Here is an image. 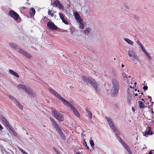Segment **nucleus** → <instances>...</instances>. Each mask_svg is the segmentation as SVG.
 Instances as JSON below:
<instances>
[{
	"label": "nucleus",
	"mask_w": 154,
	"mask_h": 154,
	"mask_svg": "<svg viewBox=\"0 0 154 154\" xmlns=\"http://www.w3.org/2000/svg\"><path fill=\"white\" fill-rule=\"evenodd\" d=\"M50 119L52 124L56 128L57 131L60 134L63 140H65L66 139L65 136L64 135L63 132L62 131L59 125L56 123L52 118L50 117Z\"/></svg>",
	"instance_id": "1"
},
{
	"label": "nucleus",
	"mask_w": 154,
	"mask_h": 154,
	"mask_svg": "<svg viewBox=\"0 0 154 154\" xmlns=\"http://www.w3.org/2000/svg\"><path fill=\"white\" fill-rule=\"evenodd\" d=\"M50 119L52 124L56 128L57 131L60 134L63 140H65L66 139L65 136L64 135L63 132L62 131L59 125L56 123L52 118L50 117Z\"/></svg>",
	"instance_id": "2"
},
{
	"label": "nucleus",
	"mask_w": 154,
	"mask_h": 154,
	"mask_svg": "<svg viewBox=\"0 0 154 154\" xmlns=\"http://www.w3.org/2000/svg\"><path fill=\"white\" fill-rule=\"evenodd\" d=\"M51 113L54 116L59 122L63 121L64 117L63 115L56 110H53Z\"/></svg>",
	"instance_id": "3"
},
{
	"label": "nucleus",
	"mask_w": 154,
	"mask_h": 154,
	"mask_svg": "<svg viewBox=\"0 0 154 154\" xmlns=\"http://www.w3.org/2000/svg\"><path fill=\"white\" fill-rule=\"evenodd\" d=\"M49 91L51 92L53 95L55 96L57 98L60 99L61 101L63 102L64 105H66L67 103H68V101L66 100L63 98L57 92L54 91L51 88L49 89Z\"/></svg>",
	"instance_id": "4"
},
{
	"label": "nucleus",
	"mask_w": 154,
	"mask_h": 154,
	"mask_svg": "<svg viewBox=\"0 0 154 154\" xmlns=\"http://www.w3.org/2000/svg\"><path fill=\"white\" fill-rule=\"evenodd\" d=\"M18 87L20 89H23L25 91L27 92L30 95H33V93L32 90L30 88L27 87L26 85L22 84H20L17 85Z\"/></svg>",
	"instance_id": "5"
},
{
	"label": "nucleus",
	"mask_w": 154,
	"mask_h": 154,
	"mask_svg": "<svg viewBox=\"0 0 154 154\" xmlns=\"http://www.w3.org/2000/svg\"><path fill=\"white\" fill-rule=\"evenodd\" d=\"M8 14L11 17L13 18L15 20H18L20 17L18 14L13 10H10L8 13Z\"/></svg>",
	"instance_id": "6"
},
{
	"label": "nucleus",
	"mask_w": 154,
	"mask_h": 154,
	"mask_svg": "<svg viewBox=\"0 0 154 154\" xmlns=\"http://www.w3.org/2000/svg\"><path fill=\"white\" fill-rule=\"evenodd\" d=\"M119 87H112L111 90V94L113 97H116L119 93Z\"/></svg>",
	"instance_id": "7"
},
{
	"label": "nucleus",
	"mask_w": 154,
	"mask_h": 154,
	"mask_svg": "<svg viewBox=\"0 0 154 154\" xmlns=\"http://www.w3.org/2000/svg\"><path fill=\"white\" fill-rule=\"evenodd\" d=\"M65 105L67 106H69L71 108L72 110L73 111L74 114L76 116L78 117H80V115L78 111L75 108H74L73 106L69 102H68V103H67L66 105Z\"/></svg>",
	"instance_id": "8"
},
{
	"label": "nucleus",
	"mask_w": 154,
	"mask_h": 154,
	"mask_svg": "<svg viewBox=\"0 0 154 154\" xmlns=\"http://www.w3.org/2000/svg\"><path fill=\"white\" fill-rule=\"evenodd\" d=\"M106 120L109 122V125L111 127V128L114 130V131L116 132L117 131V129L116 127L115 126L114 124L112 123L111 119L110 118L106 117Z\"/></svg>",
	"instance_id": "9"
},
{
	"label": "nucleus",
	"mask_w": 154,
	"mask_h": 154,
	"mask_svg": "<svg viewBox=\"0 0 154 154\" xmlns=\"http://www.w3.org/2000/svg\"><path fill=\"white\" fill-rule=\"evenodd\" d=\"M47 26L48 28L51 30H56L58 29L57 27L53 22H48L47 24Z\"/></svg>",
	"instance_id": "10"
},
{
	"label": "nucleus",
	"mask_w": 154,
	"mask_h": 154,
	"mask_svg": "<svg viewBox=\"0 0 154 154\" xmlns=\"http://www.w3.org/2000/svg\"><path fill=\"white\" fill-rule=\"evenodd\" d=\"M90 83L91 85L93 87L94 89L97 92L100 91L99 89L98 88V84H97V82L95 81L94 79H93Z\"/></svg>",
	"instance_id": "11"
},
{
	"label": "nucleus",
	"mask_w": 154,
	"mask_h": 154,
	"mask_svg": "<svg viewBox=\"0 0 154 154\" xmlns=\"http://www.w3.org/2000/svg\"><path fill=\"white\" fill-rule=\"evenodd\" d=\"M112 86L119 87V81L116 78H113L112 79Z\"/></svg>",
	"instance_id": "12"
},
{
	"label": "nucleus",
	"mask_w": 154,
	"mask_h": 154,
	"mask_svg": "<svg viewBox=\"0 0 154 154\" xmlns=\"http://www.w3.org/2000/svg\"><path fill=\"white\" fill-rule=\"evenodd\" d=\"M128 54L129 57H132L134 59L138 60V57L135 52L132 50L128 51Z\"/></svg>",
	"instance_id": "13"
},
{
	"label": "nucleus",
	"mask_w": 154,
	"mask_h": 154,
	"mask_svg": "<svg viewBox=\"0 0 154 154\" xmlns=\"http://www.w3.org/2000/svg\"><path fill=\"white\" fill-rule=\"evenodd\" d=\"M82 79L84 82L88 84V83H90L93 78L91 77L83 76Z\"/></svg>",
	"instance_id": "14"
},
{
	"label": "nucleus",
	"mask_w": 154,
	"mask_h": 154,
	"mask_svg": "<svg viewBox=\"0 0 154 154\" xmlns=\"http://www.w3.org/2000/svg\"><path fill=\"white\" fill-rule=\"evenodd\" d=\"M55 7H58L60 9H63V6L60 3L59 1L58 0H56L55 1L54 3Z\"/></svg>",
	"instance_id": "15"
},
{
	"label": "nucleus",
	"mask_w": 154,
	"mask_h": 154,
	"mask_svg": "<svg viewBox=\"0 0 154 154\" xmlns=\"http://www.w3.org/2000/svg\"><path fill=\"white\" fill-rule=\"evenodd\" d=\"M147 128L148 129V130L147 131H145L144 132V134H143L144 136H145L147 135H152L153 134V133L152 132L151 130V128L150 127L148 126Z\"/></svg>",
	"instance_id": "16"
},
{
	"label": "nucleus",
	"mask_w": 154,
	"mask_h": 154,
	"mask_svg": "<svg viewBox=\"0 0 154 154\" xmlns=\"http://www.w3.org/2000/svg\"><path fill=\"white\" fill-rule=\"evenodd\" d=\"M74 15L76 19L79 22H82V20L81 18L80 17L78 14V13L77 12H75L74 13Z\"/></svg>",
	"instance_id": "17"
},
{
	"label": "nucleus",
	"mask_w": 154,
	"mask_h": 154,
	"mask_svg": "<svg viewBox=\"0 0 154 154\" xmlns=\"http://www.w3.org/2000/svg\"><path fill=\"white\" fill-rule=\"evenodd\" d=\"M1 119L5 126H6L9 124V123L4 116H1Z\"/></svg>",
	"instance_id": "18"
},
{
	"label": "nucleus",
	"mask_w": 154,
	"mask_h": 154,
	"mask_svg": "<svg viewBox=\"0 0 154 154\" xmlns=\"http://www.w3.org/2000/svg\"><path fill=\"white\" fill-rule=\"evenodd\" d=\"M35 13V9L33 8H31L29 11V14L31 17H33L34 16Z\"/></svg>",
	"instance_id": "19"
},
{
	"label": "nucleus",
	"mask_w": 154,
	"mask_h": 154,
	"mask_svg": "<svg viewBox=\"0 0 154 154\" xmlns=\"http://www.w3.org/2000/svg\"><path fill=\"white\" fill-rule=\"evenodd\" d=\"M123 146L126 149L128 153L130 154H131L132 153V152L130 150V147L127 145L125 144Z\"/></svg>",
	"instance_id": "20"
},
{
	"label": "nucleus",
	"mask_w": 154,
	"mask_h": 154,
	"mask_svg": "<svg viewBox=\"0 0 154 154\" xmlns=\"http://www.w3.org/2000/svg\"><path fill=\"white\" fill-rule=\"evenodd\" d=\"M14 100L17 103L16 104L17 106L19 107L20 109L22 110L23 109L22 105L17 101V100L16 99H14Z\"/></svg>",
	"instance_id": "21"
},
{
	"label": "nucleus",
	"mask_w": 154,
	"mask_h": 154,
	"mask_svg": "<svg viewBox=\"0 0 154 154\" xmlns=\"http://www.w3.org/2000/svg\"><path fill=\"white\" fill-rule=\"evenodd\" d=\"M122 75L123 76L124 79L126 81V82L128 83L129 84V80L128 78L126 76V74L125 73H124L122 74Z\"/></svg>",
	"instance_id": "22"
},
{
	"label": "nucleus",
	"mask_w": 154,
	"mask_h": 154,
	"mask_svg": "<svg viewBox=\"0 0 154 154\" xmlns=\"http://www.w3.org/2000/svg\"><path fill=\"white\" fill-rule=\"evenodd\" d=\"M139 106L140 108H143L144 107V104L141 101H139Z\"/></svg>",
	"instance_id": "23"
},
{
	"label": "nucleus",
	"mask_w": 154,
	"mask_h": 154,
	"mask_svg": "<svg viewBox=\"0 0 154 154\" xmlns=\"http://www.w3.org/2000/svg\"><path fill=\"white\" fill-rule=\"evenodd\" d=\"M124 40L126 42H127L129 44H130L131 45H133V42L130 39L126 38H125Z\"/></svg>",
	"instance_id": "24"
},
{
	"label": "nucleus",
	"mask_w": 154,
	"mask_h": 154,
	"mask_svg": "<svg viewBox=\"0 0 154 154\" xmlns=\"http://www.w3.org/2000/svg\"><path fill=\"white\" fill-rule=\"evenodd\" d=\"M83 144L85 147L86 149H89V148L88 146H87V143L86 142L85 139H84L83 141Z\"/></svg>",
	"instance_id": "25"
},
{
	"label": "nucleus",
	"mask_w": 154,
	"mask_h": 154,
	"mask_svg": "<svg viewBox=\"0 0 154 154\" xmlns=\"http://www.w3.org/2000/svg\"><path fill=\"white\" fill-rule=\"evenodd\" d=\"M9 44L10 46L14 48L17 49L18 47L17 45L13 43H10Z\"/></svg>",
	"instance_id": "26"
},
{
	"label": "nucleus",
	"mask_w": 154,
	"mask_h": 154,
	"mask_svg": "<svg viewBox=\"0 0 154 154\" xmlns=\"http://www.w3.org/2000/svg\"><path fill=\"white\" fill-rule=\"evenodd\" d=\"M23 55L29 59H30L32 57L31 56L30 54L26 52H25V53Z\"/></svg>",
	"instance_id": "27"
},
{
	"label": "nucleus",
	"mask_w": 154,
	"mask_h": 154,
	"mask_svg": "<svg viewBox=\"0 0 154 154\" xmlns=\"http://www.w3.org/2000/svg\"><path fill=\"white\" fill-rule=\"evenodd\" d=\"M54 11L52 12V11L50 9H49L48 12V14L49 15H50L52 17H53L54 16Z\"/></svg>",
	"instance_id": "28"
},
{
	"label": "nucleus",
	"mask_w": 154,
	"mask_h": 154,
	"mask_svg": "<svg viewBox=\"0 0 154 154\" xmlns=\"http://www.w3.org/2000/svg\"><path fill=\"white\" fill-rule=\"evenodd\" d=\"M118 140L122 144V145H123V146L125 144H126L124 142V141L122 140V139L119 137L118 136Z\"/></svg>",
	"instance_id": "29"
},
{
	"label": "nucleus",
	"mask_w": 154,
	"mask_h": 154,
	"mask_svg": "<svg viewBox=\"0 0 154 154\" xmlns=\"http://www.w3.org/2000/svg\"><path fill=\"white\" fill-rule=\"evenodd\" d=\"M131 97H128L127 98V102L128 104L130 105L131 104Z\"/></svg>",
	"instance_id": "30"
},
{
	"label": "nucleus",
	"mask_w": 154,
	"mask_h": 154,
	"mask_svg": "<svg viewBox=\"0 0 154 154\" xmlns=\"http://www.w3.org/2000/svg\"><path fill=\"white\" fill-rule=\"evenodd\" d=\"M17 48L19 50V52L23 55L25 53V51H24L23 49H21L20 48L18 47Z\"/></svg>",
	"instance_id": "31"
},
{
	"label": "nucleus",
	"mask_w": 154,
	"mask_h": 154,
	"mask_svg": "<svg viewBox=\"0 0 154 154\" xmlns=\"http://www.w3.org/2000/svg\"><path fill=\"white\" fill-rule=\"evenodd\" d=\"M6 126H7L8 127V128H9V129L11 131H13L14 130V129H13V128L10 125V124L9 123V124L7 125H6Z\"/></svg>",
	"instance_id": "32"
},
{
	"label": "nucleus",
	"mask_w": 154,
	"mask_h": 154,
	"mask_svg": "<svg viewBox=\"0 0 154 154\" xmlns=\"http://www.w3.org/2000/svg\"><path fill=\"white\" fill-rule=\"evenodd\" d=\"M80 23L79 24V27L81 29H83L84 28V25L82 23V22H79Z\"/></svg>",
	"instance_id": "33"
},
{
	"label": "nucleus",
	"mask_w": 154,
	"mask_h": 154,
	"mask_svg": "<svg viewBox=\"0 0 154 154\" xmlns=\"http://www.w3.org/2000/svg\"><path fill=\"white\" fill-rule=\"evenodd\" d=\"M9 72L10 74L13 75H14V74H15V72H14V71L11 69H10L9 70Z\"/></svg>",
	"instance_id": "34"
},
{
	"label": "nucleus",
	"mask_w": 154,
	"mask_h": 154,
	"mask_svg": "<svg viewBox=\"0 0 154 154\" xmlns=\"http://www.w3.org/2000/svg\"><path fill=\"white\" fill-rule=\"evenodd\" d=\"M90 143L91 146H93L94 145V143L93 140H90Z\"/></svg>",
	"instance_id": "35"
},
{
	"label": "nucleus",
	"mask_w": 154,
	"mask_h": 154,
	"mask_svg": "<svg viewBox=\"0 0 154 154\" xmlns=\"http://www.w3.org/2000/svg\"><path fill=\"white\" fill-rule=\"evenodd\" d=\"M90 28L87 29L85 31V32L86 33L87 35H88V34L90 31Z\"/></svg>",
	"instance_id": "36"
},
{
	"label": "nucleus",
	"mask_w": 154,
	"mask_h": 154,
	"mask_svg": "<svg viewBox=\"0 0 154 154\" xmlns=\"http://www.w3.org/2000/svg\"><path fill=\"white\" fill-rule=\"evenodd\" d=\"M137 44L141 47H142L143 46V45H142V44L140 43V42L138 40H137Z\"/></svg>",
	"instance_id": "37"
},
{
	"label": "nucleus",
	"mask_w": 154,
	"mask_h": 154,
	"mask_svg": "<svg viewBox=\"0 0 154 154\" xmlns=\"http://www.w3.org/2000/svg\"><path fill=\"white\" fill-rule=\"evenodd\" d=\"M59 15L60 18L64 17V15L61 13L59 12Z\"/></svg>",
	"instance_id": "38"
},
{
	"label": "nucleus",
	"mask_w": 154,
	"mask_h": 154,
	"mask_svg": "<svg viewBox=\"0 0 154 154\" xmlns=\"http://www.w3.org/2000/svg\"><path fill=\"white\" fill-rule=\"evenodd\" d=\"M63 22L65 24H68V22L65 19L63 20Z\"/></svg>",
	"instance_id": "39"
},
{
	"label": "nucleus",
	"mask_w": 154,
	"mask_h": 154,
	"mask_svg": "<svg viewBox=\"0 0 154 154\" xmlns=\"http://www.w3.org/2000/svg\"><path fill=\"white\" fill-rule=\"evenodd\" d=\"M145 55L146 56L148 57L149 60H151V58L148 53Z\"/></svg>",
	"instance_id": "40"
},
{
	"label": "nucleus",
	"mask_w": 154,
	"mask_h": 154,
	"mask_svg": "<svg viewBox=\"0 0 154 154\" xmlns=\"http://www.w3.org/2000/svg\"><path fill=\"white\" fill-rule=\"evenodd\" d=\"M14 75L16 76L17 78H19V76L18 74L16 72H15V74Z\"/></svg>",
	"instance_id": "41"
},
{
	"label": "nucleus",
	"mask_w": 154,
	"mask_h": 154,
	"mask_svg": "<svg viewBox=\"0 0 154 154\" xmlns=\"http://www.w3.org/2000/svg\"><path fill=\"white\" fill-rule=\"evenodd\" d=\"M143 88L144 90H146L148 89V87L147 86H144Z\"/></svg>",
	"instance_id": "42"
},
{
	"label": "nucleus",
	"mask_w": 154,
	"mask_h": 154,
	"mask_svg": "<svg viewBox=\"0 0 154 154\" xmlns=\"http://www.w3.org/2000/svg\"><path fill=\"white\" fill-rule=\"evenodd\" d=\"M9 98L11 99H13V100H14V99H15L13 96H12V95H9Z\"/></svg>",
	"instance_id": "43"
},
{
	"label": "nucleus",
	"mask_w": 154,
	"mask_h": 154,
	"mask_svg": "<svg viewBox=\"0 0 154 154\" xmlns=\"http://www.w3.org/2000/svg\"><path fill=\"white\" fill-rule=\"evenodd\" d=\"M12 132L13 133L14 135L16 136L17 135V134L16 132L14 130Z\"/></svg>",
	"instance_id": "44"
},
{
	"label": "nucleus",
	"mask_w": 154,
	"mask_h": 154,
	"mask_svg": "<svg viewBox=\"0 0 154 154\" xmlns=\"http://www.w3.org/2000/svg\"><path fill=\"white\" fill-rule=\"evenodd\" d=\"M20 150L23 153L25 152V151L22 149H20Z\"/></svg>",
	"instance_id": "45"
},
{
	"label": "nucleus",
	"mask_w": 154,
	"mask_h": 154,
	"mask_svg": "<svg viewBox=\"0 0 154 154\" xmlns=\"http://www.w3.org/2000/svg\"><path fill=\"white\" fill-rule=\"evenodd\" d=\"M120 135V132H118L117 133H116V136H117V137H118V136H119V135Z\"/></svg>",
	"instance_id": "46"
},
{
	"label": "nucleus",
	"mask_w": 154,
	"mask_h": 154,
	"mask_svg": "<svg viewBox=\"0 0 154 154\" xmlns=\"http://www.w3.org/2000/svg\"><path fill=\"white\" fill-rule=\"evenodd\" d=\"M54 152H56L57 153V154L58 153V152H59L57 150V149H56L55 148H54Z\"/></svg>",
	"instance_id": "47"
},
{
	"label": "nucleus",
	"mask_w": 154,
	"mask_h": 154,
	"mask_svg": "<svg viewBox=\"0 0 154 154\" xmlns=\"http://www.w3.org/2000/svg\"><path fill=\"white\" fill-rule=\"evenodd\" d=\"M141 49H142V51H145V50H145V49L144 48V47L143 46H142V47H141Z\"/></svg>",
	"instance_id": "48"
},
{
	"label": "nucleus",
	"mask_w": 154,
	"mask_h": 154,
	"mask_svg": "<svg viewBox=\"0 0 154 154\" xmlns=\"http://www.w3.org/2000/svg\"><path fill=\"white\" fill-rule=\"evenodd\" d=\"M85 110L87 112H90L87 107L85 108Z\"/></svg>",
	"instance_id": "49"
},
{
	"label": "nucleus",
	"mask_w": 154,
	"mask_h": 154,
	"mask_svg": "<svg viewBox=\"0 0 154 154\" xmlns=\"http://www.w3.org/2000/svg\"><path fill=\"white\" fill-rule=\"evenodd\" d=\"M3 128L0 124V130H1L3 129Z\"/></svg>",
	"instance_id": "50"
},
{
	"label": "nucleus",
	"mask_w": 154,
	"mask_h": 154,
	"mask_svg": "<svg viewBox=\"0 0 154 154\" xmlns=\"http://www.w3.org/2000/svg\"><path fill=\"white\" fill-rule=\"evenodd\" d=\"M87 113L89 116L91 114V113L90 111L88 112H87Z\"/></svg>",
	"instance_id": "51"
},
{
	"label": "nucleus",
	"mask_w": 154,
	"mask_h": 154,
	"mask_svg": "<svg viewBox=\"0 0 154 154\" xmlns=\"http://www.w3.org/2000/svg\"><path fill=\"white\" fill-rule=\"evenodd\" d=\"M148 98L149 99H150V100H152V98H151V96H148Z\"/></svg>",
	"instance_id": "52"
},
{
	"label": "nucleus",
	"mask_w": 154,
	"mask_h": 154,
	"mask_svg": "<svg viewBox=\"0 0 154 154\" xmlns=\"http://www.w3.org/2000/svg\"><path fill=\"white\" fill-rule=\"evenodd\" d=\"M132 110L134 112L135 111L134 108L133 107H132Z\"/></svg>",
	"instance_id": "53"
},
{
	"label": "nucleus",
	"mask_w": 154,
	"mask_h": 154,
	"mask_svg": "<svg viewBox=\"0 0 154 154\" xmlns=\"http://www.w3.org/2000/svg\"><path fill=\"white\" fill-rule=\"evenodd\" d=\"M89 117H90V119H92V114L89 115Z\"/></svg>",
	"instance_id": "54"
},
{
	"label": "nucleus",
	"mask_w": 154,
	"mask_h": 154,
	"mask_svg": "<svg viewBox=\"0 0 154 154\" xmlns=\"http://www.w3.org/2000/svg\"><path fill=\"white\" fill-rule=\"evenodd\" d=\"M143 52L145 54H146L147 53V52L146 51V50H145V51H143Z\"/></svg>",
	"instance_id": "55"
},
{
	"label": "nucleus",
	"mask_w": 154,
	"mask_h": 154,
	"mask_svg": "<svg viewBox=\"0 0 154 154\" xmlns=\"http://www.w3.org/2000/svg\"><path fill=\"white\" fill-rule=\"evenodd\" d=\"M152 152L151 151H149V154H152Z\"/></svg>",
	"instance_id": "56"
},
{
	"label": "nucleus",
	"mask_w": 154,
	"mask_h": 154,
	"mask_svg": "<svg viewBox=\"0 0 154 154\" xmlns=\"http://www.w3.org/2000/svg\"><path fill=\"white\" fill-rule=\"evenodd\" d=\"M62 20V21H63V20L64 19V17H63V18H60Z\"/></svg>",
	"instance_id": "57"
},
{
	"label": "nucleus",
	"mask_w": 154,
	"mask_h": 154,
	"mask_svg": "<svg viewBox=\"0 0 154 154\" xmlns=\"http://www.w3.org/2000/svg\"><path fill=\"white\" fill-rule=\"evenodd\" d=\"M62 20V21H63V20L64 19V17H63V18H60Z\"/></svg>",
	"instance_id": "58"
},
{
	"label": "nucleus",
	"mask_w": 154,
	"mask_h": 154,
	"mask_svg": "<svg viewBox=\"0 0 154 154\" xmlns=\"http://www.w3.org/2000/svg\"><path fill=\"white\" fill-rule=\"evenodd\" d=\"M121 66H122V67H124V64H122Z\"/></svg>",
	"instance_id": "59"
},
{
	"label": "nucleus",
	"mask_w": 154,
	"mask_h": 154,
	"mask_svg": "<svg viewBox=\"0 0 154 154\" xmlns=\"http://www.w3.org/2000/svg\"><path fill=\"white\" fill-rule=\"evenodd\" d=\"M23 154H28V153H27L25 151V152L23 153Z\"/></svg>",
	"instance_id": "60"
},
{
	"label": "nucleus",
	"mask_w": 154,
	"mask_h": 154,
	"mask_svg": "<svg viewBox=\"0 0 154 154\" xmlns=\"http://www.w3.org/2000/svg\"><path fill=\"white\" fill-rule=\"evenodd\" d=\"M23 154H28V153H27L25 151V152L23 153Z\"/></svg>",
	"instance_id": "61"
},
{
	"label": "nucleus",
	"mask_w": 154,
	"mask_h": 154,
	"mask_svg": "<svg viewBox=\"0 0 154 154\" xmlns=\"http://www.w3.org/2000/svg\"><path fill=\"white\" fill-rule=\"evenodd\" d=\"M23 154H28V153H27L25 151V152L23 153Z\"/></svg>",
	"instance_id": "62"
},
{
	"label": "nucleus",
	"mask_w": 154,
	"mask_h": 154,
	"mask_svg": "<svg viewBox=\"0 0 154 154\" xmlns=\"http://www.w3.org/2000/svg\"><path fill=\"white\" fill-rule=\"evenodd\" d=\"M131 77L130 76H129L128 77V79H131Z\"/></svg>",
	"instance_id": "63"
},
{
	"label": "nucleus",
	"mask_w": 154,
	"mask_h": 154,
	"mask_svg": "<svg viewBox=\"0 0 154 154\" xmlns=\"http://www.w3.org/2000/svg\"><path fill=\"white\" fill-rule=\"evenodd\" d=\"M75 154H82L80 153L77 152Z\"/></svg>",
	"instance_id": "64"
}]
</instances>
